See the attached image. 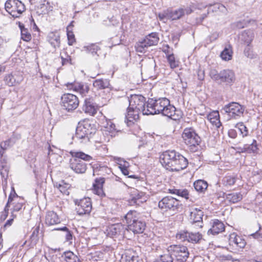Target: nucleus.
<instances>
[{
	"mask_svg": "<svg viewBox=\"0 0 262 262\" xmlns=\"http://www.w3.org/2000/svg\"><path fill=\"white\" fill-rule=\"evenodd\" d=\"M166 58L171 69L178 67V61L176 60L173 54L167 56Z\"/></svg>",
	"mask_w": 262,
	"mask_h": 262,
	"instance_id": "8fccbe9b",
	"label": "nucleus"
},
{
	"mask_svg": "<svg viewBox=\"0 0 262 262\" xmlns=\"http://www.w3.org/2000/svg\"><path fill=\"white\" fill-rule=\"evenodd\" d=\"M14 203H15V205H14L13 208L12 210L11 216H13V213L14 212H17V211H19V210H20V209H21L23 205V202H15Z\"/></svg>",
	"mask_w": 262,
	"mask_h": 262,
	"instance_id": "680f3d73",
	"label": "nucleus"
},
{
	"mask_svg": "<svg viewBox=\"0 0 262 262\" xmlns=\"http://www.w3.org/2000/svg\"><path fill=\"white\" fill-rule=\"evenodd\" d=\"M62 257L66 262H79V258L72 252L69 251L64 252Z\"/></svg>",
	"mask_w": 262,
	"mask_h": 262,
	"instance_id": "ea45409f",
	"label": "nucleus"
},
{
	"mask_svg": "<svg viewBox=\"0 0 262 262\" xmlns=\"http://www.w3.org/2000/svg\"><path fill=\"white\" fill-rule=\"evenodd\" d=\"M67 34L68 39V44L72 45L75 42V38L73 32L70 30V26L67 27Z\"/></svg>",
	"mask_w": 262,
	"mask_h": 262,
	"instance_id": "de8ad7c7",
	"label": "nucleus"
},
{
	"mask_svg": "<svg viewBox=\"0 0 262 262\" xmlns=\"http://www.w3.org/2000/svg\"><path fill=\"white\" fill-rule=\"evenodd\" d=\"M21 39L26 41H29L31 39V35L28 29H23L21 32Z\"/></svg>",
	"mask_w": 262,
	"mask_h": 262,
	"instance_id": "864d4df0",
	"label": "nucleus"
},
{
	"mask_svg": "<svg viewBox=\"0 0 262 262\" xmlns=\"http://www.w3.org/2000/svg\"><path fill=\"white\" fill-rule=\"evenodd\" d=\"M209 75L212 79L220 83L232 84L235 80L234 73L229 69L223 70L219 73L215 69L210 70Z\"/></svg>",
	"mask_w": 262,
	"mask_h": 262,
	"instance_id": "7ed1b4c3",
	"label": "nucleus"
},
{
	"mask_svg": "<svg viewBox=\"0 0 262 262\" xmlns=\"http://www.w3.org/2000/svg\"><path fill=\"white\" fill-rule=\"evenodd\" d=\"M106 131L110 133L112 137L115 136L117 133L120 132L121 130L116 127V125L111 121L107 122L105 126Z\"/></svg>",
	"mask_w": 262,
	"mask_h": 262,
	"instance_id": "58836bf2",
	"label": "nucleus"
},
{
	"mask_svg": "<svg viewBox=\"0 0 262 262\" xmlns=\"http://www.w3.org/2000/svg\"><path fill=\"white\" fill-rule=\"evenodd\" d=\"M54 38L50 39L51 45L55 49L56 47H59L60 45V37L58 35H54Z\"/></svg>",
	"mask_w": 262,
	"mask_h": 262,
	"instance_id": "5fc2aeb1",
	"label": "nucleus"
},
{
	"mask_svg": "<svg viewBox=\"0 0 262 262\" xmlns=\"http://www.w3.org/2000/svg\"><path fill=\"white\" fill-rule=\"evenodd\" d=\"M143 40L148 47H150L157 45L159 38L157 33L152 32L146 36Z\"/></svg>",
	"mask_w": 262,
	"mask_h": 262,
	"instance_id": "c756f323",
	"label": "nucleus"
},
{
	"mask_svg": "<svg viewBox=\"0 0 262 262\" xmlns=\"http://www.w3.org/2000/svg\"><path fill=\"white\" fill-rule=\"evenodd\" d=\"M212 6V11H216L217 10H219V11L224 13H226L227 11L226 7L220 3L215 4Z\"/></svg>",
	"mask_w": 262,
	"mask_h": 262,
	"instance_id": "6e6d98bb",
	"label": "nucleus"
},
{
	"mask_svg": "<svg viewBox=\"0 0 262 262\" xmlns=\"http://www.w3.org/2000/svg\"><path fill=\"white\" fill-rule=\"evenodd\" d=\"M169 13V19L174 20L180 19L183 16L186 14H189L192 12V10L189 7L185 9L180 8L177 10H172L168 9Z\"/></svg>",
	"mask_w": 262,
	"mask_h": 262,
	"instance_id": "6ab92c4d",
	"label": "nucleus"
},
{
	"mask_svg": "<svg viewBox=\"0 0 262 262\" xmlns=\"http://www.w3.org/2000/svg\"><path fill=\"white\" fill-rule=\"evenodd\" d=\"M6 10L13 17H19L25 11V5L19 0H8L5 5Z\"/></svg>",
	"mask_w": 262,
	"mask_h": 262,
	"instance_id": "423d86ee",
	"label": "nucleus"
},
{
	"mask_svg": "<svg viewBox=\"0 0 262 262\" xmlns=\"http://www.w3.org/2000/svg\"><path fill=\"white\" fill-rule=\"evenodd\" d=\"M233 52L230 45L225 47L223 51L220 54V57L222 60L229 61L232 59Z\"/></svg>",
	"mask_w": 262,
	"mask_h": 262,
	"instance_id": "f704fd0d",
	"label": "nucleus"
},
{
	"mask_svg": "<svg viewBox=\"0 0 262 262\" xmlns=\"http://www.w3.org/2000/svg\"><path fill=\"white\" fill-rule=\"evenodd\" d=\"M161 49L165 53L166 56L173 54L172 48H170L168 45H163Z\"/></svg>",
	"mask_w": 262,
	"mask_h": 262,
	"instance_id": "4d7b16f0",
	"label": "nucleus"
},
{
	"mask_svg": "<svg viewBox=\"0 0 262 262\" xmlns=\"http://www.w3.org/2000/svg\"><path fill=\"white\" fill-rule=\"evenodd\" d=\"M124 262H142L138 256H127Z\"/></svg>",
	"mask_w": 262,
	"mask_h": 262,
	"instance_id": "0e129e2a",
	"label": "nucleus"
},
{
	"mask_svg": "<svg viewBox=\"0 0 262 262\" xmlns=\"http://www.w3.org/2000/svg\"><path fill=\"white\" fill-rule=\"evenodd\" d=\"M223 111L230 118L237 119L243 114L244 108L238 103L232 102L225 105Z\"/></svg>",
	"mask_w": 262,
	"mask_h": 262,
	"instance_id": "9d476101",
	"label": "nucleus"
},
{
	"mask_svg": "<svg viewBox=\"0 0 262 262\" xmlns=\"http://www.w3.org/2000/svg\"><path fill=\"white\" fill-rule=\"evenodd\" d=\"M193 186L197 191L202 192L207 188L208 184L204 180H199L194 182Z\"/></svg>",
	"mask_w": 262,
	"mask_h": 262,
	"instance_id": "a19ab883",
	"label": "nucleus"
},
{
	"mask_svg": "<svg viewBox=\"0 0 262 262\" xmlns=\"http://www.w3.org/2000/svg\"><path fill=\"white\" fill-rule=\"evenodd\" d=\"M23 79L21 76L17 75L16 77H14L11 74L6 75L4 78L5 83L9 86L20 83Z\"/></svg>",
	"mask_w": 262,
	"mask_h": 262,
	"instance_id": "cd10ccee",
	"label": "nucleus"
},
{
	"mask_svg": "<svg viewBox=\"0 0 262 262\" xmlns=\"http://www.w3.org/2000/svg\"><path fill=\"white\" fill-rule=\"evenodd\" d=\"M14 143V142L12 141V139H8V140H6L4 141V142H2L1 144V147L3 149H7L8 147L11 146Z\"/></svg>",
	"mask_w": 262,
	"mask_h": 262,
	"instance_id": "e2e57ef3",
	"label": "nucleus"
},
{
	"mask_svg": "<svg viewBox=\"0 0 262 262\" xmlns=\"http://www.w3.org/2000/svg\"><path fill=\"white\" fill-rule=\"evenodd\" d=\"M203 236L199 232H189L186 231H180L176 234V238L180 242H188L192 244L200 243Z\"/></svg>",
	"mask_w": 262,
	"mask_h": 262,
	"instance_id": "1a4fd4ad",
	"label": "nucleus"
},
{
	"mask_svg": "<svg viewBox=\"0 0 262 262\" xmlns=\"http://www.w3.org/2000/svg\"><path fill=\"white\" fill-rule=\"evenodd\" d=\"M18 195L16 194V193H15V190H14V188L13 187L12 188V192H11V193L10 194L9 197H8V203H11L12 201L14 200V199L15 198H18Z\"/></svg>",
	"mask_w": 262,
	"mask_h": 262,
	"instance_id": "69168bd1",
	"label": "nucleus"
},
{
	"mask_svg": "<svg viewBox=\"0 0 262 262\" xmlns=\"http://www.w3.org/2000/svg\"><path fill=\"white\" fill-rule=\"evenodd\" d=\"M86 48L92 54H97V51L100 50L99 47L96 44H92L86 47Z\"/></svg>",
	"mask_w": 262,
	"mask_h": 262,
	"instance_id": "13d9d810",
	"label": "nucleus"
},
{
	"mask_svg": "<svg viewBox=\"0 0 262 262\" xmlns=\"http://www.w3.org/2000/svg\"><path fill=\"white\" fill-rule=\"evenodd\" d=\"M182 137L185 143L190 147H195L201 143V139L192 128L184 129Z\"/></svg>",
	"mask_w": 262,
	"mask_h": 262,
	"instance_id": "6e6552de",
	"label": "nucleus"
},
{
	"mask_svg": "<svg viewBox=\"0 0 262 262\" xmlns=\"http://www.w3.org/2000/svg\"><path fill=\"white\" fill-rule=\"evenodd\" d=\"M127 232L128 229L126 227L121 223L112 225L108 228V234L112 236H124Z\"/></svg>",
	"mask_w": 262,
	"mask_h": 262,
	"instance_id": "a211bd4d",
	"label": "nucleus"
},
{
	"mask_svg": "<svg viewBox=\"0 0 262 262\" xmlns=\"http://www.w3.org/2000/svg\"><path fill=\"white\" fill-rule=\"evenodd\" d=\"M188 161L182 155L180 154L178 156V158L176 160L173 164L169 169L171 171H179L186 168L188 165Z\"/></svg>",
	"mask_w": 262,
	"mask_h": 262,
	"instance_id": "f3484780",
	"label": "nucleus"
},
{
	"mask_svg": "<svg viewBox=\"0 0 262 262\" xmlns=\"http://www.w3.org/2000/svg\"><path fill=\"white\" fill-rule=\"evenodd\" d=\"M60 221L58 216L54 211L50 212V225L60 223Z\"/></svg>",
	"mask_w": 262,
	"mask_h": 262,
	"instance_id": "603ef678",
	"label": "nucleus"
},
{
	"mask_svg": "<svg viewBox=\"0 0 262 262\" xmlns=\"http://www.w3.org/2000/svg\"><path fill=\"white\" fill-rule=\"evenodd\" d=\"M225 226L224 224L218 220H214L212 223V227L208 231V234H217L224 230Z\"/></svg>",
	"mask_w": 262,
	"mask_h": 262,
	"instance_id": "a878e982",
	"label": "nucleus"
},
{
	"mask_svg": "<svg viewBox=\"0 0 262 262\" xmlns=\"http://www.w3.org/2000/svg\"><path fill=\"white\" fill-rule=\"evenodd\" d=\"M145 98L141 95H132L129 99V106L131 109H135L146 115L147 111V105L145 107Z\"/></svg>",
	"mask_w": 262,
	"mask_h": 262,
	"instance_id": "0eeeda50",
	"label": "nucleus"
},
{
	"mask_svg": "<svg viewBox=\"0 0 262 262\" xmlns=\"http://www.w3.org/2000/svg\"><path fill=\"white\" fill-rule=\"evenodd\" d=\"M147 111L146 115L161 114L174 120L176 107L170 104V101L166 98H160L158 99H149L147 102Z\"/></svg>",
	"mask_w": 262,
	"mask_h": 262,
	"instance_id": "f257e3e1",
	"label": "nucleus"
},
{
	"mask_svg": "<svg viewBox=\"0 0 262 262\" xmlns=\"http://www.w3.org/2000/svg\"><path fill=\"white\" fill-rule=\"evenodd\" d=\"M144 193L143 192H139L136 190L133 192L132 198L130 202L131 205L136 204L139 205L141 203H143L145 201L144 198Z\"/></svg>",
	"mask_w": 262,
	"mask_h": 262,
	"instance_id": "bb28decb",
	"label": "nucleus"
},
{
	"mask_svg": "<svg viewBox=\"0 0 262 262\" xmlns=\"http://www.w3.org/2000/svg\"><path fill=\"white\" fill-rule=\"evenodd\" d=\"M72 158L78 159L79 161L89 162L93 158L82 151L71 152Z\"/></svg>",
	"mask_w": 262,
	"mask_h": 262,
	"instance_id": "e433bc0d",
	"label": "nucleus"
},
{
	"mask_svg": "<svg viewBox=\"0 0 262 262\" xmlns=\"http://www.w3.org/2000/svg\"><path fill=\"white\" fill-rule=\"evenodd\" d=\"M236 181V178L232 176H225L223 180V183L225 186H232Z\"/></svg>",
	"mask_w": 262,
	"mask_h": 262,
	"instance_id": "49530a36",
	"label": "nucleus"
},
{
	"mask_svg": "<svg viewBox=\"0 0 262 262\" xmlns=\"http://www.w3.org/2000/svg\"><path fill=\"white\" fill-rule=\"evenodd\" d=\"M55 230H61V231H65L66 233V238L67 241H70L72 239V235L70 232L69 231L68 229L66 227H63L60 228H51L50 231H53Z\"/></svg>",
	"mask_w": 262,
	"mask_h": 262,
	"instance_id": "3c124183",
	"label": "nucleus"
},
{
	"mask_svg": "<svg viewBox=\"0 0 262 262\" xmlns=\"http://www.w3.org/2000/svg\"><path fill=\"white\" fill-rule=\"evenodd\" d=\"M88 133H85L79 126H77L76 133L73 137V139L76 141H78L81 143H86L89 141L90 139L92 137Z\"/></svg>",
	"mask_w": 262,
	"mask_h": 262,
	"instance_id": "5701e85b",
	"label": "nucleus"
},
{
	"mask_svg": "<svg viewBox=\"0 0 262 262\" xmlns=\"http://www.w3.org/2000/svg\"><path fill=\"white\" fill-rule=\"evenodd\" d=\"M244 54L248 58H253L254 57V54L249 46H247V47L245 49Z\"/></svg>",
	"mask_w": 262,
	"mask_h": 262,
	"instance_id": "338daca9",
	"label": "nucleus"
},
{
	"mask_svg": "<svg viewBox=\"0 0 262 262\" xmlns=\"http://www.w3.org/2000/svg\"><path fill=\"white\" fill-rule=\"evenodd\" d=\"M169 192L186 199L189 198V192L186 189H169Z\"/></svg>",
	"mask_w": 262,
	"mask_h": 262,
	"instance_id": "4c0bfd02",
	"label": "nucleus"
},
{
	"mask_svg": "<svg viewBox=\"0 0 262 262\" xmlns=\"http://www.w3.org/2000/svg\"><path fill=\"white\" fill-rule=\"evenodd\" d=\"M257 149L256 141L255 140H253L252 143L250 145H245L242 151L252 153L255 152Z\"/></svg>",
	"mask_w": 262,
	"mask_h": 262,
	"instance_id": "37998d69",
	"label": "nucleus"
},
{
	"mask_svg": "<svg viewBox=\"0 0 262 262\" xmlns=\"http://www.w3.org/2000/svg\"><path fill=\"white\" fill-rule=\"evenodd\" d=\"M62 106L68 111L76 109L79 105L77 97L72 94H64L61 97Z\"/></svg>",
	"mask_w": 262,
	"mask_h": 262,
	"instance_id": "f8f14e48",
	"label": "nucleus"
},
{
	"mask_svg": "<svg viewBox=\"0 0 262 262\" xmlns=\"http://www.w3.org/2000/svg\"><path fill=\"white\" fill-rule=\"evenodd\" d=\"M74 202L77 205L76 209L78 214L83 215L91 212L92 206L90 198H84L79 200H76Z\"/></svg>",
	"mask_w": 262,
	"mask_h": 262,
	"instance_id": "ddd939ff",
	"label": "nucleus"
},
{
	"mask_svg": "<svg viewBox=\"0 0 262 262\" xmlns=\"http://www.w3.org/2000/svg\"><path fill=\"white\" fill-rule=\"evenodd\" d=\"M105 182V179L103 178H96L94 183L93 184L92 191L94 193L100 197L105 196V193L103 190V185Z\"/></svg>",
	"mask_w": 262,
	"mask_h": 262,
	"instance_id": "412c9836",
	"label": "nucleus"
},
{
	"mask_svg": "<svg viewBox=\"0 0 262 262\" xmlns=\"http://www.w3.org/2000/svg\"><path fill=\"white\" fill-rule=\"evenodd\" d=\"M207 119L210 122L216 127H219L221 125L220 120V115L218 111H213L207 116Z\"/></svg>",
	"mask_w": 262,
	"mask_h": 262,
	"instance_id": "473e14b6",
	"label": "nucleus"
},
{
	"mask_svg": "<svg viewBox=\"0 0 262 262\" xmlns=\"http://www.w3.org/2000/svg\"><path fill=\"white\" fill-rule=\"evenodd\" d=\"M149 47L145 43V42L142 40L138 42L135 46L137 52L139 53H144Z\"/></svg>",
	"mask_w": 262,
	"mask_h": 262,
	"instance_id": "a18cd8bd",
	"label": "nucleus"
},
{
	"mask_svg": "<svg viewBox=\"0 0 262 262\" xmlns=\"http://www.w3.org/2000/svg\"><path fill=\"white\" fill-rule=\"evenodd\" d=\"M229 243L230 246L238 249H243L246 245L245 239L235 232L229 235Z\"/></svg>",
	"mask_w": 262,
	"mask_h": 262,
	"instance_id": "2eb2a0df",
	"label": "nucleus"
},
{
	"mask_svg": "<svg viewBox=\"0 0 262 262\" xmlns=\"http://www.w3.org/2000/svg\"><path fill=\"white\" fill-rule=\"evenodd\" d=\"M93 85L96 90L111 89L110 81L106 78H98L95 79L93 82Z\"/></svg>",
	"mask_w": 262,
	"mask_h": 262,
	"instance_id": "393cba45",
	"label": "nucleus"
},
{
	"mask_svg": "<svg viewBox=\"0 0 262 262\" xmlns=\"http://www.w3.org/2000/svg\"><path fill=\"white\" fill-rule=\"evenodd\" d=\"M58 177L57 174L51 178L54 186L57 187L62 194L68 195L70 194L69 189L71 188V185L66 183L61 179L57 181Z\"/></svg>",
	"mask_w": 262,
	"mask_h": 262,
	"instance_id": "4468645a",
	"label": "nucleus"
},
{
	"mask_svg": "<svg viewBox=\"0 0 262 262\" xmlns=\"http://www.w3.org/2000/svg\"><path fill=\"white\" fill-rule=\"evenodd\" d=\"M172 256L168 252L167 254L161 255L159 258H157L154 262H173Z\"/></svg>",
	"mask_w": 262,
	"mask_h": 262,
	"instance_id": "c03bdc74",
	"label": "nucleus"
},
{
	"mask_svg": "<svg viewBox=\"0 0 262 262\" xmlns=\"http://www.w3.org/2000/svg\"><path fill=\"white\" fill-rule=\"evenodd\" d=\"M51 149H50V152ZM62 159V157L58 154H51L50 153V161H52L54 163L60 162Z\"/></svg>",
	"mask_w": 262,
	"mask_h": 262,
	"instance_id": "bf43d9fd",
	"label": "nucleus"
},
{
	"mask_svg": "<svg viewBox=\"0 0 262 262\" xmlns=\"http://www.w3.org/2000/svg\"><path fill=\"white\" fill-rule=\"evenodd\" d=\"M254 32L252 30H245L241 33L239 35V38L247 46H249L254 38Z\"/></svg>",
	"mask_w": 262,
	"mask_h": 262,
	"instance_id": "c85d7f7f",
	"label": "nucleus"
},
{
	"mask_svg": "<svg viewBox=\"0 0 262 262\" xmlns=\"http://www.w3.org/2000/svg\"><path fill=\"white\" fill-rule=\"evenodd\" d=\"M236 127L238 128L243 137L248 136V130L243 123H238L236 124Z\"/></svg>",
	"mask_w": 262,
	"mask_h": 262,
	"instance_id": "09e8293b",
	"label": "nucleus"
},
{
	"mask_svg": "<svg viewBox=\"0 0 262 262\" xmlns=\"http://www.w3.org/2000/svg\"><path fill=\"white\" fill-rule=\"evenodd\" d=\"M69 90H73L74 91L79 93L82 96H84L89 91V87L86 84L79 83H68L66 84Z\"/></svg>",
	"mask_w": 262,
	"mask_h": 262,
	"instance_id": "aec40b11",
	"label": "nucleus"
},
{
	"mask_svg": "<svg viewBox=\"0 0 262 262\" xmlns=\"http://www.w3.org/2000/svg\"><path fill=\"white\" fill-rule=\"evenodd\" d=\"M180 154L173 150L165 151L160 156V162L164 167L169 170Z\"/></svg>",
	"mask_w": 262,
	"mask_h": 262,
	"instance_id": "9b49d317",
	"label": "nucleus"
},
{
	"mask_svg": "<svg viewBox=\"0 0 262 262\" xmlns=\"http://www.w3.org/2000/svg\"><path fill=\"white\" fill-rule=\"evenodd\" d=\"M159 208L164 212H176L181 207L178 200L170 196H165L158 203Z\"/></svg>",
	"mask_w": 262,
	"mask_h": 262,
	"instance_id": "39448f33",
	"label": "nucleus"
},
{
	"mask_svg": "<svg viewBox=\"0 0 262 262\" xmlns=\"http://www.w3.org/2000/svg\"><path fill=\"white\" fill-rule=\"evenodd\" d=\"M8 213L9 211L5 210L2 211L0 215V220L1 221H4L7 219Z\"/></svg>",
	"mask_w": 262,
	"mask_h": 262,
	"instance_id": "774afa93",
	"label": "nucleus"
},
{
	"mask_svg": "<svg viewBox=\"0 0 262 262\" xmlns=\"http://www.w3.org/2000/svg\"><path fill=\"white\" fill-rule=\"evenodd\" d=\"M83 110L85 113L91 115H94L96 113V107L91 101V99H86L85 104L83 107Z\"/></svg>",
	"mask_w": 262,
	"mask_h": 262,
	"instance_id": "7c9ffc66",
	"label": "nucleus"
},
{
	"mask_svg": "<svg viewBox=\"0 0 262 262\" xmlns=\"http://www.w3.org/2000/svg\"><path fill=\"white\" fill-rule=\"evenodd\" d=\"M167 252L174 256L176 261L185 262L188 258L189 253L186 246L182 245H172L167 248Z\"/></svg>",
	"mask_w": 262,
	"mask_h": 262,
	"instance_id": "20e7f679",
	"label": "nucleus"
},
{
	"mask_svg": "<svg viewBox=\"0 0 262 262\" xmlns=\"http://www.w3.org/2000/svg\"><path fill=\"white\" fill-rule=\"evenodd\" d=\"M78 126H79L81 129H82L85 133H88V134L93 136L96 132V128L94 124L92 123V121L89 120H84L78 123Z\"/></svg>",
	"mask_w": 262,
	"mask_h": 262,
	"instance_id": "b1692460",
	"label": "nucleus"
},
{
	"mask_svg": "<svg viewBox=\"0 0 262 262\" xmlns=\"http://www.w3.org/2000/svg\"><path fill=\"white\" fill-rule=\"evenodd\" d=\"M226 199L230 203H236L241 201L243 199V195L240 192H232L231 193L225 194Z\"/></svg>",
	"mask_w": 262,
	"mask_h": 262,
	"instance_id": "72a5a7b5",
	"label": "nucleus"
},
{
	"mask_svg": "<svg viewBox=\"0 0 262 262\" xmlns=\"http://www.w3.org/2000/svg\"><path fill=\"white\" fill-rule=\"evenodd\" d=\"M128 227V231L130 230L135 233H142L145 228V223L137 216L136 211L131 210L125 216Z\"/></svg>",
	"mask_w": 262,
	"mask_h": 262,
	"instance_id": "f03ea898",
	"label": "nucleus"
},
{
	"mask_svg": "<svg viewBox=\"0 0 262 262\" xmlns=\"http://www.w3.org/2000/svg\"><path fill=\"white\" fill-rule=\"evenodd\" d=\"M52 255V262H60V257H62L63 254L60 252L59 249H50V255Z\"/></svg>",
	"mask_w": 262,
	"mask_h": 262,
	"instance_id": "79ce46f5",
	"label": "nucleus"
},
{
	"mask_svg": "<svg viewBox=\"0 0 262 262\" xmlns=\"http://www.w3.org/2000/svg\"><path fill=\"white\" fill-rule=\"evenodd\" d=\"M159 18L160 20L164 21L165 19H169V13L168 9L160 13L158 15Z\"/></svg>",
	"mask_w": 262,
	"mask_h": 262,
	"instance_id": "052dcab7",
	"label": "nucleus"
},
{
	"mask_svg": "<svg viewBox=\"0 0 262 262\" xmlns=\"http://www.w3.org/2000/svg\"><path fill=\"white\" fill-rule=\"evenodd\" d=\"M140 112L135 109H131L129 106L125 115V122L127 126H130L139 118Z\"/></svg>",
	"mask_w": 262,
	"mask_h": 262,
	"instance_id": "4be33fe9",
	"label": "nucleus"
},
{
	"mask_svg": "<svg viewBox=\"0 0 262 262\" xmlns=\"http://www.w3.org/2000/svg\"><path fill=\"white\" fill-rule=\"evenodd\" d=\"M39 231V227H36L33 228L32 233L30 236V238L28 242L30 243L29 246L32 248L36 245L38 241V233Z\"/></svg>",
	"mask_w": 262,
	"mask_h": 262,
	"instance_id": "c9c22d12",
	"label": "nucleus"
},
{
	"mask_svg": "<svg viewBox=\"0 0 262 262\" xmlns=\"http://www.w3.org/2000/svg\"><path fill=\"white\" fill-rule=\"evenodd\" d=\"M190 215L193 223L201 222L203 220V212L198 208H192Z\"/></svg>",
	"mask_w": 262,
	"mask_h": 262,
	"instance_id": "2f4dec72",
	"label": "nucleus"
},
{
	"mask_svg": "<svg viewBox=\"0 0 262 262\" xmlns=\"http://www.w3.org/2000/svg\"><path fill=\"white\" fill-rule=\"evenodd\" d=\"M70 168L76 173L82 174L87 169V164L83 161L72 158L70 160Z\"/></svg>",
	"mask_w": 262,
	"mask_h": 262,
	"instance_id": "dca6fc26",
	"label": "nucleus"
}]
</instances>
